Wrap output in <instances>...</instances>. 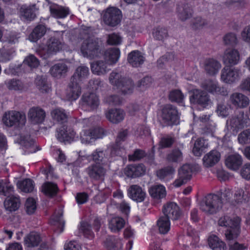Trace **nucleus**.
Returning a JSON list of instances; mask_svg holds the SVG:
<instances>
[{
    "mask_svg": "<svg viewBox=\"0 0 250 250\" xmlns=\"http://www.w3.org/2000/svg\"><path fill=\"white\" fill-rule=\"evenodd\" d=\"M84 157L87 159H92L96 164L108 166L109 157L106 150L98 148L93 152L91 155L84 156Z\"/></svg>",
    "mask_w": 250,
    "mask_h": 250,
    "instance_id": "nucleus-11",
    "label": "nucleus"
},
{
    "mask_svg": "<svg viewBox=\"0 0 250 250\" xmlns=\"http://www.w3.org/2000/svg\"><path fill=\"white\" fill-rule=\"evenodd\" d=\"M183 157V153L181 150L176 148L167 155V160L169 162L178 163L182 161Z\"/></svg>",
    "mask_w": 250,
    "mask_h": 250,
    "instance_id": "nucleus-53",
    "label": "nucleus"
},
{
    "mask_svg": "<svg viewBox=\"0 0 250 250\" xmlns=\"http://www.w3.org/2000/svg\"><path fill=\"white\" fill-rule=\"evenodd\" d=\"M240 221L238 217L232 220L228 216H224L219 219L218 221L219 226L228 227L225 232L227 240H232L238 237L240 233Z\"/></svg>",
    "mask_w": 250,
    "mask_h": 250,
    "instance_id": "nucleus-2",
    "label": "nucleus"
},
{
    "mask_svg": "<svg viewBox=\"0 0 250 250\" xmlns=\"http://www.w3.org/2000/svg\"><path fill=\"white\" fill-rule=\"evenodd\" d=\"M62 211L61 209L56 211L52 217L51 223L53 225H58L59 226H63L64 221L62 219Z\"/></svg>",
    "mask_w": 250,
    "mask_h": 250,
    "instance_id": "nucleus-59",
    "label": "nucleus"
},
{
    "mask_svg": "<svg viewBox=\"0 0 250 250\" xmlns=\"http://www.w3.org/2000/svg\"><path fill=\"white\" fill-rule=\"evenodd\" d=\"M16 50L14 47H10L7 44L4 45L0 49V61L7 62L10 61L15 55Z\"/></svg>",
    "mask_w": 250,
    "mask_h": 250,
    "instance_id": "nucleus-30",
    "label": "nucleus"
},
{
    "mask_svg": "<svg viewBox=\"0 0 250 250\" xmlns=\"http://www.w3.org/2000/svg\"><path fill=\"white\" fill-rule=\"evenodd\" d=\"M110 83L117 88L124 94L131 93L134 88L132 81L122 77L120 73L113 71L109 78Z\"/></svg>",
    "mask_w": 250,
    "mask_h": 250,
    "instance_id": "nucleus-3",
    "label": "nucleus"
},
{
    "mask_svg": "<svg viewBox=\"0 0 250 250\" xmlns=\"http://www.w3.org/2000/svg\"><path fill=\"white\" fill-rule=\"evenodd\" d=\"M150 195L154 199H160L166 195V190L164 186L162 185H155L149 189Z\"/></svg>",
    "mask_w": 250,
    "mask_h": 250,
    "instance_id": "nucleus-38",
    "label": "nucleus"
},
{
    "mask_svg": "<svg viewBox=\"0 0 250 250\" xmlns=\"http://www.w3.org/2000/svg\"><path fill=\"white\" fill-rule=\"evenodd\" d=\"M90 228L91 227L88 223L83 222L81 224L80 230L83 233L85 237L92 239L94 237V234Z\"/></svg>",
    "mask_w": 250,
    "mask_h": 250,
    "instance_id": "nucleus-63",
    "label": "nucleus"
},
{
    "mask_svg": "<svg viewBox=\"0 0 250 250\" xmlns=\"http://www.w3.org/2000/svg\"><path fill=\"white\" fill-rule=\"evenodd\" d=\"M127 194L130 199L137 202L144 201L146 197L145 190L137 185L130 186L127 190Z\"/></svg>",
    "mask_w": 250,
    "mask_h": 250,
    "instance_id": "nucleus-12",
    "label": "nucleus"
},
{
    "mask_svg": "<svg viewBox=\"0 0 250 250\" xmlns=\"http://www.w3.org/2000/svg\"><path fill=\"white\" fill-rule=\"evenodd\" d=\"M199 120L201 123L206 125L205 132L212 133L215 129V124L209 119V116L206 115L200 117Z\"/></svg>",
    "mask_w": 250,
    "mask_h": 250,
    "instance_id": "nucleus-54",
    "label": "nucleus"
},
{
    "mask_svg": "<svg viewBox=\"0 0 250 250\" xmlns=\"http://www.w3.org/2000/svg\"><path fill=\"white\" fill-rule=\"evenodd\" d=\"M19 34L16 32H10L5 36V44L9 46L10 44H14L19 42Z\"/></svg>",
    "mask_w": 250,
    "mask_h": 250,
    "instance_id": "nucleus-61",
    "label": "nucleus"
},
{
    "mask_svg": "<svg viewBox=\"0 0 250 250\" xmlns=\"http://www.w3.org/2000/svg\"><path fill=\"white\" fill-rule=\"evenodd\" d=\"M125 116V113L121 109H110L105 113V117L108 121L113 124H118L122 122Z\"/></svg>",
    "mask_w": 250,
    "mask_h": 250,
    "instance_id": "nucleus-23",
    "label": "nucleus"
},
{
    "mask_svg": "<svg viewBox=\"0 0 250 250\" xmlns=\"http://www.w3.org/2000/svg\"><path fill=\"white\" fill-rule=\"evenodd\" d=\"M127 135L126 129L121 131L117 137L116 144L111 148V155L112 156L120 155L122 154L124 149L120 146V142L124 141Z\"/></svg>",
    "mask_w": 250,
    "mask_h": 250,
    "instance_id": "nucleus-28",
    "label": "nucleus"
},
{
    "mask_svg": "<svg viewBox=\"0 0 250 250\" xmlns=\"http://www.w3.org/2000/svg\"><path fill=\"white\" fill-rule=\"evenodd\" d=\"M223 42L225 45L233 46L237 43V36L234 33H228L224 36Z\"/></svg>",
    "mask_w": 250,
    "mask_h": 250,
    "instance_id": "nucleus-57",
    "label": "nucleus"
},
{
    "mask_svg": "<svg viewBox=\"0 0 250 250\" xmlns=\"http://www.w3.org/2000/svg\"><path fill=\"white\" fill-rule=\"evenodd\" d=\"M208 142L202 138L198 139L194 143L192 152L194 155L200 156L204 149L208 147Z\"/></svg>",
    "mask_w": 250,
    "mask_h": 250,
    "instance_id": "nucleus-47",
    "label": "nucleus"
},
{
    "mask_svg": "<svg viewBox=\"0 0 250 250\" xmlns=\"http://www.w3.org/2000/svg\"><path fill=\"white\" fill-rule=\"evenodd\" d=\"M23 62L31 68L37 67L40 64L38 59L33 55L27 56L24 59Z\"/></svg>",
    "mask_w": 250,
    "mask_h": 250,
    "instance_id": "nucleus-62",
    "label": "nucleus"
},
{
    "mask_svg": "<svg viewBox=\"0 0 250 250\" xmlns=\"http://www.w3.org/2000/svg\"><path fill=\"white\" fill-rule=\"evenodd\" d=\"M88 74V68L85 65H80L76 68L71 80L72 82H75L79 83L80 82L86 79Z\"/></svg>",
    "mask_w": 250,
    "mask_h": 250,
    "instance_id": "nucleus-33",
    "label": "nucleus"
},
{
    "mask_svg": "<svg viewBox=\"0 0 250 250\" xmlns=\"http://www.w3.org/2000/svg\"><path fill=\"white\" fill-rule=\"evenodd\" d=\"M46 33V27L44 25L40 24L37 25L29 35V40L33 42H36L43 37Z\"/></svg>",
    "mask_w": 250,
    "mask_h": 250,
    "instance_id": "nucleus-45",
    "label": "nucleus"
},
{
    "mask_svg": "<svg viewBox=\"0 0 250 250\" xmlns=\"http://www.w3.org/2000/svg\"><path fill=\"white\" fill-rule=\"evenodd\" d=\"M78 40L81 42L80 50L84 57L93 59L101 54L100 41L98 38L90 37L86 30L83 29L80 31Z\"/></svg>",
    "mask_w": 250,
    "mask_h": 250,
    "instance_id": "nucleus-1",
    "label": "nucleus"
},
{
    "mask_svg": "<svg viewBox=\"0 0 250 250\" xmlns=\"http://www.w3.org/2000/svg\"><path fill=\"white\" fill-rule=\"evenodd\" d=\"M202 87L210 93L213 94H220L221 87L218 86L216 81L212 80H206L202 83Z\"/></svg>",
    "mask_w": 250,
    "mask_h": 250,
    "instance_id": "nucleus-44",
    "label": "nucleus"
},
{
    "mask_svg": "<svg viewBox=\"0 0 250 250\" xmlns=\"http://www.w3.org/2000/svg\"><path fill=\"white\" fill-rule=\"evenodd\" d=\"M238 141L242 145L250 143V131L247 129L240 133L238 136Z\"/></svg>",
    "mask_w": 250,
    "mask_h": 250,
    "instance_id": "nucleus-64",
    "label": "nucleus"
},
{
    "mask_svg": "<svg viewBox=\"0 0 250 250\" xmlns=\"http://www.w3.org/2000/svg\"><path fill=\"white\" fill-rule=\"evenodd\" d=\"M242 72L237 67L225 66L221 72V80L226 83L231 84L238 82L241 78Z\"/></svg>",
    "mask_w": 250,
    "mask_h": 250,
    "instance_id": "nucleus-6",
    "label": "nucleus"
},
{
    "mask_svg": "<svg viewBox=\"0 0 250 250\" xmlns=\"http://www.w3.org/2000/svg\"><path fill=\"white\" fill-rule=\"evenodd\" d=\"M127 61L133 67H138L142 65L145 61V57L138 50H134L128 55Z\"/></svg>",
    "mask_w": 250,
    "mask_h": 250,
    "instance_id": "nucleus-27",
    "label": "nucleus"
},
{
    "mask_svg": "<svg viewBox=\"0 0 250 250\" xmlns=\"http://www.w3.org/2000/svg\"><path fill=\"white\" fill-rule=\"evenodd\" d=\"M62 43L58 39L51 38L47 42L45 50L47 54L56 53L62 48Z\"/></svg>",
    "mask_w": 250,
    "mask_h": 250,
    "instance_id": "nucleus-37",
    "label": "nucleus"
},
{
    "mask_svg": "<svg viewBox=\"0 0 250 250\" xmlns=\"http://www.w3.org/2000/svg\"><path fill=\"white\" fill-rule=\"evenodd\" d=\"M175 173L174 168L170 166L165 167L157 171V176L161 180L171 179Z\"/></svg>",
    "mask_w": 250,
    "mask_h": 250,
    "instance_id": "nucleus-48",
    "label": "nucleus"
},
{
    "mask_svg": "<svg viewBox=\"0 0 250 250\" xmlns=\"http://www.w3.org/2000/svg\"><path fill=\"white\" fill-rule=\"evenodd\" d=\"M222 61L224 64L234 65L240 61V54L235 49H226L223 54Z\"/></svg>",
    "mask_w": 250,
    "mask_h": 250,
    "instance_id": "nucleus-13",
    "label": "nucleus"
},
{
    "mask_svg": "<svg viewBox=\"0 0 250 250\" xmlns=\"http://www.w3.org/2000/svg\"><path fill=\"white\" fill-rule=\"evenodd\" d=\"M37 88L42 93H48L51 91L50 84L47 79L42 76H38L35 80Z\"/></svg>",
    "mask_w": 250,
    "mask_h": 250,
    "instance_id": "nucleus-43",
    "label": "nucleus"
},
{
    "mask_svg": "<svg viewBox=\"0 0 250 250\" xmlns=\"http://www.w3.org/2000/svg\"><path fill=\"white\" fill-rule=\"evenodd\" d=\"M7 88L10 90L22 91L26 89L24 83L21 80L16 79L8 80L5 82Z\"/></svg>",
    "mask_w": 250,
    "mask_h": 250,
    "instance_id": "nucleus-39",
    "label": "nucleus"
},
{
    "mask_svg": "<svg viewBox=\"0 0 250 250\" xmlns=\"http://www.w3.org/2000/svg\"><path fill=\"white\" fill-rule=\"evenodd\" d=\"M221 67V64L216 60L209 58L205 60L204 68L207 73L211 76L217 74Z\"/></svg>",
    "mask_w": 250,
    "mask_h": 250,
    "instance_id": "nucleus-22",
    "label": "nucleus"
},
{
    "mask_svg": "<svg viewBox=\"0 0 250 250\" xmlns=\"http://www.w3.org/2000/svg\"><path fill=\"white\" fill-rule=\"evenodd\" d=\"M208 244L212 250H226V244L217 236L211 235L208 238Z\"/></svg>",
    "mask_w": 250,
    "mask_h": 250,
    "instance_id": "nucleus-35",
    "label": "nucleus"
},
{
    "mask_svg": "<svg viewBox=\"0 0 250 250\" xmlns=\"http://www.w3.org/2000/svg\"><path fill=\"white\" fill-rule=\"evenodd\" d=\"M190 101L191 103L199 104L204 107H206L209 102L208 94L198 89L193 90V94L190 98Z\"/></svg>",
    "mask_w": 250,
    "mask_h": 250,
    "instance_id": "nucleus-14",
    "label": "nucleus"
},
{
    "mask_svg": "<svg viewBox=\"0 0 250 250\" xmlns=\"http://www.w3.org/2000/svg\"><path fill=\"white\" fill-rule=\"evenodd\" d=\"M53 119L60 124H63L67 121L68 115L62 108H55L51 112Z\"/></svg>",
    "mask_w": 250,
    "mask_h": 250,
    "instance_id": "nucleus-40",
    "label": "nucleus"
},
{
    "mask_svg": "<svg viewBox=\"0 0 250 250\" xmlns=\"http://www.w3.org/2000/svg\"><path fill=\"white\" fill-rule=\"evenodd\" d=\"M103 129L98 127L83 129L80 133V139L83 144H89L92 140L102 137Z\"/></svg>",
    "mask_w": 250,
    "mask_h": 250,
    "instance_id": "nucleus-10",
    "label": "nucleus"
},
{
    "mask_svg": "<svg viewBox=\"0 0 250 250\" xmlns=\"http://www.w3.org/2000/svg\"><path fill=\"white\" fill-rule=\"evenodd\" d=\"M153 36L156 40L162 41L167 38L168 36L167 31L165 28L158 27L154 30Z\"/></svg>",
    "mask_w": 250,
    "mask_h": 250,
    "instance_id": "nucleus-60",
    "label": "nucleus"
},
{
    "mask_svg": "<svg viewBox=\"0 0 250 250\" xmlns=\"http://www.w3.org/2000/svg\"><path fill=\"white\" fill-rule=\"evenodd\" d=\"M50 11L52 17L55 18H64L69 14V9L57 4H52L50 6Z\"/></svg>",
    "mask_w": 250,
    "mask_h": 250,
    "instance_id": "nucleus-32",
    "label": "nucleus"
},
{
    "mask_svg": "<svg viewBox=\"0 0 250 250\" xmlns=\"http://www.w3.org/2000/svg\"><path fill=\"white\" fill-rule=\"evenodd\" d=\"M20 201L18 196H16L13 194L7 198L4 202L5 209L10 212L17 210L20 207Z\"/></svg>",
    "mask_w": 250,
    "mask_h": 250,
    "instance_id": "nucleus-31",
    "label": "nucleus"
},
{
    "mask_svg": "<svg viewBox=\"0 0 250 250\" xmlns=\"http://www.w3.org/2000/svg\"><path fill=\"white\" fill-rule=\"evenodd\" d=\"M41 241L40 235L36 232L30 233L24 238V242L28 247H37Z\"/></svg>",
    "mask_w": 250,
    "mask_h": 250,
    "instance_id": "nucleus-42",
    "label": "nucleus"
},
{
    "mask_svg": "<svg viewBox=\"0 0 250 250\" xmlns=\"http://www.w3.org/2000/svg\"><path fill=\"white\" fill-rule=\"evenodd\" d=\"M208 21L202 17H197L192 21V28L194 29H200L208 25Z\"/></svg>",
    "mask_w": 250,
    "mask_h": 250,
    "instance_id": "nucleus-55",
    "label": "nucleus"
},
{
    "mask_svg": "<svg viewBox=\"0 0 250 250\" xmlns=\"http://www.w3.org/2000/svg\"><path fill=\"white\" fill-rule=\"evenodd\" d=\"M229 101L233 105L239 108L246 107L250 103V100L246 96L237 92L230 95Z\"/></svg>",
    "mask_w": 250,
    "mask_h": 250,
    "instance_id": "nucleus-21",
    "label": "nucleus"
},
{
    "mask_svg": "<svg viewBox=\"0 0 250 250\" xmlns=\"http://www.w3.org/2000/svg\"><path fill=\"white\" fill-rule=\"evenodd\" d=\"M42 191L46 196L52 197L57 194L58 188L54 183L46 182L42 186Z\"/></svg>",
    "mask_w": 250,
    "mask_h": 250,
    "instance_id": "nucleus-46",
    "label": "nucleus"
},
{
    "mask_svg": "<svg viewBox=\"0 0 250 250\" xmlns=\"http://www.w3.org/2000/svg\"><path fill=\"white\" fill-rule=\"evenodd\" d=\"M14 188L7 180L0 181V195L10 196L13 194Z\"/></svg>",
    "mask_w": 250,
    "mask_h": 250,
    "instance_id": "nucleus-49",
    "label": "nucleus"
},
{
    "mask_svg": "<svg viewBox=\"0 0 250 250\" xmlns=\"http://www.w3.org/2000/svg\"><path fill=\"white\" fill-rule=\"evenodd\" d=\"M107 167L99 164H92L87 168L86 172L91 179L96 181H103Z\"/></svg>",
    "mask_w": 250,
    "mask_h": 250,
    "instance_id": "nucleus-8",
    "label": "nucleus"
},
{
    "mask_svg": "<svg viewBox=\"0 0 250 250\" xmlns=\"http://www.w3.org/2000/svg\"><path fill=\"white\" fill-rule=\"evenodd\" d=\"M161 117L163 122L167 125L176 124L179 120L178 111L176 108L171 104H166L162 109Z\"/></svg>",
    "mask_w": 250,
    "mask_h": 250,
    "instance_id": "nucleus-7",
    "label": "nucleus"
},
{
    "mask_svg": "<svg viewBox=\"0 0 250 250\" xmlns=\"http://www.w3.org/2000/svg\"><path fill=\"white\" fill-rule=\"evenodd\" d=\"M179 18L183 21L189 19L192 14V10L188 4H179L177 7Z\"/></svg>",
    "mask_w": 250,
    "mask_h": 250,
    "instance_id": "nucleus-34",
    "label": "nucleus"
},
{
    "mask_svg": "<svg viewBox=\"0 0 250 250\" xmlns=\"http://www.w3.org/2000/svg\"><path fill=\"white\" fill-rule=\"evenodd\" d=\"M243 163L242 156L238 153L229 155L225 159V165L229 169L237 171Z\"/></svg>",
    "mask_w": 250,
    "mask_h": 250,
    "instance_id": "nucleus-18",
    "label": "nucleus"
},
{
    "mask_svg": "<svg viewBox=\"0 0 250 250\" xmlns=\"http://www.w3.org/2000/svg\"><path fill=\"white\" fill-rule=\"evenodd\" d=\"M28 118L33 124H40L43 122L46 114L43 109L39 106L31 108L27 114Z\"/></svg>",
    "mask_w": 250,
    "mask_h": 250,
    "instance_id": "nucleus-15",
    "label": "nucleus"
},
{
    "mask_svg": "<svg viewBox=\"0 0 250 250\" xmlns=\"http://www.w3.org/2000/svg\"><path fill=\"white\" fill-rule=\"evenodd\" d=\"M222 206V201L219 195L209 194L204 197L200 203V209L207 213L213 214Z\"/></svg>",
    "mask_w": 250,
    "mask_h": 250,
    "instance_id": "nucleus-4",
    "label": "nucleus"
},
{
    "mask_svg": "<svg viewBox=\"0 0 250 250\" xmlns=\"http://www.w3.org/2000/svg\"><path fill=\"white\" fill-rule=\"evenodd\" d=\"M169 100L179 104H182L184 99V95L179 90L171 91L169 95Z\"/></svg>",
    "mask_w": 250,
    "mask_h": 250,
    "instance_id": "nucleus-56",
    "label": "nucleus"
},
{
    "mask_svg": "<svg viewBox=\"0 0 250 250\" xmlns=\"http://www.w3.org/2000/svg\"><path fill=\"white\" fill-rule=\"evenodd\" d=\"M159 230L162 234L167 233L170 228L169 219L167 217H161L157 221Z\"/></svg>",
    "mask_w": 250,
    "mask_h": 250,
    "instance_id": "nucleus-52",
    "label": "nucleus"
},
{
    "mask_svg": "<svg viewBox=\"0 0 250 250\" xmlns=\"http://www.w3.org/2000/svg\"><path fill=\"white\" fill-rule=\"evenodd\" d=\"M146 171V168L144 165H133L127 167L125 174L128 177L133 178L144 174Z\"/></svg>",
    "mask_w": 250,
    "mask_h": 250,
    "instance_id": "nucleus-29",
    "label": "nucleus"
},
{
    "mask_svg": "<svg viewBox=\"0 0 250 250\" xmlns=\"http://www.w3.org/2000/svg\"><path fill=\"white\" fill-rule=\"evenodd\" d=\"M81 94V88L78 83L72 82L69 84L68 87L65 92L64 97L69 101H75Z\"/></svg>",
    "mask_w": 250,
    "mask_h": 250,
    "instance_id": "nucleus-16",
    "label": "nucleus"
},
{
    "mask_svg": "<svg viewBox=\"0 0 250 250\" xmlns=\"http://www.w3.org/2000/svg\"><path fill=\"white\" fill-rule=\"evenodd\" d=\"M83 105L87 106L91 110L97 108L100 104L98 96L94 93H85L82 98Z\"/></svg>",
    "mask_w": 250,
    "mask_h": 250,
    "instance_id": "nucleus-20",
    "label": "nucleus"
},
{
    "mask_svg": "<svg viewBox=\"0 0 250 250\" xmlns=\"http://www.w3.org/2000/svg\"><path fill=\"white\" fill-rule=\"evenodd\" d=\"M2 122L7 127H21L25 125L26 118L24 113L12 110L6 112L3 114Z\"/></svg>",
    "mask_w": 250,
    "mask_h": 250,
    "instance_id": "nucleus-5",
    "label": "nucleus"
},
{
    "mask_svg": "<svg viewBox=\"0 0 250 250\" xmlns=\"http://www.w3.org/2000/svg\"><path fill=\"white\" fill-rule=\"evenodd\" d=\"M125 221L120 217H113L109 221V228L113 232H118L124 227Z\"/></svg>",
    "mask_w": 250,
    "mask_h": 250,
    "instance_id": "nucleus-41",
    "label": "nucleus"
},
{
    "mask_svg": "<svg viewBox=\"0 0 250 250\" xmlns=\"http://www.w3.org/2000/svg\"><path fill=\"white\" fill-rule=\"evenodd\" d=\"M109 66L110 65L105 60H99L91 63V69L94 74L101 75L106 73L110 70Z\"/></svg>",
    "mask_w": 250,
    "mask_h": 250,
    "instance_id": "nucleus-24",
    "label": "nucleus"
},
{
    "mask_svg": "<svg viewBox=\"0 0 250 250\" xmlns=\"http://www.w3.org/2000/svg\"><path fill=\"white\" fill-rule=\"evenodd\" d=\"M122 18L121 11L115 7L107 9L103 16L104 23L111 26L117 25Z\"/></svg>",
    "mask_w": 250,
    "mask_h": 250,
    "instance_id": "nucleus-9",
    "label": "nucleus"
},
{
    "mask_svg": "<svg viewBox=\"0 0 250 250\" xmlns=\"http://www.w3.org/2000/svg\"><path fill=\"white\" fill-rule=\"evenodd\" d=\"M246 124L244 112H240L237 116L232 117L227 122L228 126L236 132L243 128Z\"/></svg>",
    "mask_w": 250,
    "mask_h": 250,
    "instance_id": "nucleus-17",
    "label": "nucleus"
},
{
    "mask_svg": "<svg viewBox=\"0 0 250 250\" xmlns=\"http://www.w3.org/2000/svg\"><path fill=\"white\" fill-rule=\"evenodd\" d=\"M68 68L67 65L63 62H59L52 66L49 72L53 77L60 78L67 72Z\"/></svg>",
    "mask_w": 250,
    "mask_h": 250,
    "instance_id": "nucleus-36",
    "label": "nucleus"
},
{
    "mask_svg": "<svg viewBox=\"0 0 250 250\" xmlns=\"http://www.w3.org/2000/svg\"><path fill=\"white\" fill-rule=\"evenodd\" d=\"M220 154L217 150H212L206 154L203 158V165L205 167H209L214 166L220 160Z\"/></svg>",
    "mask_w": 250,
    "mask_h": 250,
    "instance_id": "nucleus-25",
    "label": "nucleus"
},
{
    "mask_svg": "<svg viewBox=\"0 0 250 250\" xmlns=\"http://www.w3.org/2000/svg\"><path fill=\"white\" fill-rule=\"evenodd\" d=\"M163 212L165 214V217H167L169 219L171 218L172 220H177L180 216V209L178 205L173 202L167 203L163 207Z\"/></svg>",
    "mask_w": 250,
    "mask_h": 250,
    "instance_id": "nucleus-19",
    "label": "nucleus"
},
{
    "mask_svg": "<svg viewBox=\"0 0 250 250\" xmlns=\"http://www.w3.org/2000/svg\"><path fill=\"white\" fill-rule=\"evenodd\" d=\"M21 13L25 19L29 21L36 18L35 8L34 6H22L20 9Z\"/></svg>",
    "mask_w": 250,
    "mask_h": 250,
    "instance_id": "nucleus-51",
    "label": "nucleus"
},
{
    "mask_svg": "<svg viewBox=\"0 0 250 250\" xmlns=\"http://www.w3.org/2000/svg\"><path fill=\"white\" fill-rule=\"evenodd\" d=\"M120 56L119 48H111L106 50L104 54V60L110 65L115 64L118 61Z\"/></svg>",
    "mask_w": 250,
    "mask_h": 250,
    "instance_id": "nucleus-26",
    "label": "nucleus"
},
{
    "mask_svg": "<svg viewBox=\"0 0 250 250\" xmlns=\"http://www.w3.org/2000/svg\"><path fill=\"white\" fill-rule=\"evenodd\" d=\"M17 186L21 191L26 193L32 192L34 188V182L30 179L18 182Z\"/></svg>",
    "mask_w": 250,
    "mask_h": 250,
    "instance_id": "nucleus-50",
    "label": "nucleus"
},
{
    "mask_svg": "<svg viewBox=\"0 0 250 250\" xmlns=\"http://www.w3.org/2000/svg\"><path fill=\"white\" fill-rule=\"evenodd\" d=\"M191 167L188 164L184 165L179 170L178 175L189 180L191 176Z\"/></svg>",
    "mask_w": 250,
    "mask_h": 250,
    "instance_id": "nucleus-58",
    "label": "nucleus"
}]
</instances>
